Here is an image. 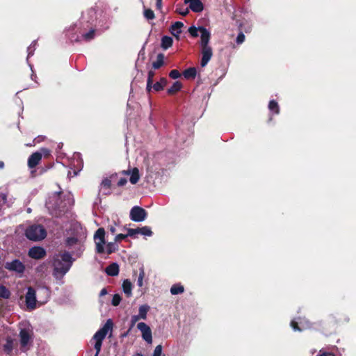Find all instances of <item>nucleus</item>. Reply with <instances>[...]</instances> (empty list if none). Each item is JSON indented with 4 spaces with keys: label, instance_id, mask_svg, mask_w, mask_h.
<instances>
[{
    "label": "nucleus",
    "instance_id": "nucleus-62",
    "mask_svg": "<svg viewBox=\"0 0 356 356\" xmlns=\"http://www.w3.org/2000/svg\"><path fill=\"white\" fill-rule=\"evenodd\" d=\"M28 212H31V209H28Z\"/></svg>",
    "mask_w": 356,
    "mask_h": 356
},
{
    "label": "nucleus",
    "instance_id": "nucleus-14",
    "mask_svg": "<svg viewBox=\"0 0 356 356\" xmlns=\"http://www.w3.org/2000/svg\"><path fill=\"white\" fill-rule=\"evenodd\" d=\"M199 30L201 33V40H200V45L201 47H209V42L211 38V33L210 32L205 29L204 27L200 26Z\"/></svg>",
    "mask_w": 356,
    "mask_h": 356
},
{
    "label": "nucleus",
    "instance_id": "nucleus-23",
    "mask_svg": "<svg viewBox=\"0 0 356 356\" xmlns=\"http://www.w3.org/2000/svg\"><path fill=\"white\" fill-rule=\"evenodd\" d=\"M182 88V83L180 81H175L172 86L168 89V94L174 95L179 91Z\"/></svg>",
    "mask_w": 356,
    "mask_h": 356
},
{
    "label": "nucleus",
    "instance_id": "nucleus-13",
    "mask_svg": "<svg viewBox=\"0 0 356 356\" xmlns=\"http://www.w3.org/2000/svg\"><path fill=\"white\" fill-rule=\"evenodd\" d=\"M45 254L46 252L44 249L41 247H33L29 251V256L35 259H42Z\"/></svg>",
    "mask_w": 356,
    "mask_h": 356
},
{
    "label": "nucleus",
    "instance_id": "nucleus-21",
    "mask_svg": "<svg viewBox=\"0 0 356 356\" xmlns=\"http://www.w3.org/2000/svg\"><path fill=\"white\" fill-rule=\"evenodd\" d=\"M150 309V307L147 305H143L139 307L138 314L136 315L140 319L145 320L147 314Z\"/></svg>",
    "mask_w": 356,
    "mask_h": 356
},
{
    "label": "nucleus",
    "instance_id": "nucleus-54",
    "mask_svg": "<svg viewBox=\"0 0 356 356\" xmlns=\"http://www.w3.org/2000/svg\"><path fill=\"white\" fill-rule=\"evenodd\" d=\"M152 88H153L152 86V82H148L147 83V90L148 92H149L152 89Z\"/></svg>",
    "mask_w": 356,
    "mask_h": 356
},
{
    "label": "nucleus",
    "instance_id": "nucleus-56",
    "mask_svg": "<svg viewBox=\"0 0 356 356\" xmlns=\"http://www.w3.org/2000/svg\"><path fill=\"white\" fill-rule=\"evenodd\" d=\"M106 293H107V291H106V289H103L101 291V292H100V295H101V296H104V295L106 294Z\"/></svg>",
    "mask_w": 356,
    "mask_h": 356
},
{
    "label": "nucleus",
    "instance_id": "nucleus-35",
    "mask_svg": "<svg viewBox=\"0 0 356 356\" xmlns=\"http://www.w3.org/2000/svg\"><path fill=\"white\" fill-rule=\"evenodd\" d=\"M144 16L147 19H153L155 17L154 13L151 9L145 10Z\"/></svg>",
    "mask_w": 356,
    "mask_h": 356
},
{
    "label": "nucleus",
    "instance_id": "nucleus-52",
    "mask_svg": "<svg viewBox=\"0 0 356 356\" xmlns=\"http://www.w3.org/2000/svg\"><path fill=\"white\" fill-rule=\"evenodd\" d=\"M318 356H334V355L332 353L324 352L322 350H321Z\"/></svg>",
    "mask_w": 356,
    "mask_h": 356
},
{
    "label": "nucleus",
    "instance_id": "nucleus-37",
    "mask_svg": "<svg viewBox=\"0 0 356 356\" xmlns=\"http://www.w3.org/2000/svg\"><path fill=\"white\" fill-rule=\"evenodd\" d=\"M169 76L170 78L173 79H177L181 76V74L178 70H172V71H170Z\"/></svg>",
    "mask_w": 356,
    "mask_h": 356
},
{
    "label": "nucleus",
    "instance_id": "nucleus-28",
    "mask_svg": "<svg viewBox=\"0 0 356 356\" xmlns=\"http://www.w3.org/2000/svg\"><path fill=\"white\" fill-rule=\"evenodd\" d=\"M40 294H42L44 296V299L42 300H38V302H40L41 304H44L47 301V300L49 297V295H50V292L47 288L44 287L39 290L38 295L40 296Z\"/></svg>",
    "mask_w": 356,
    "mask_h": 356
},
{
    "label": "nucleus",
    "instance_id": "nucleus-46",
    "mask_svg": "<svg viewBox=\"0 0 356 356\" xmlns=\"http://www.w3.org/2000/svg\"><path fill=\"white\" fill-rule=\"evenodd\" d=\"M153 88L156 91H159L163 88V86L160 82H156L153 85Z\"/></svg>",
    "mask_w": 356,
    "mask_h": 356
},
{
    "label": "nucleus",
    "instance_id": "nucleus-38",
    "mask_svg": "<svg viewBox=\"0 0 356 356\" xmlns=\"http://www.w3.org/2000/svg\"><path fill=\"white\" fill-rule=\"evenodd\" d=\"M127 236H129V235H128V232L126 234H116V236L114 238V241L115 242L121 241L125 239Z\"/></svg>",
    "mask_w": 356,
    "mask_h": 356
},
{
    "label": "nucleus",
    "instance_id": "nucleus-15",
    "mask_svg": "<svg viewBox=\"0 0 356 356\" xmlns=\"http://www.w3.org/2000/svg\"><path fill=\"white\" fill-rule=\"evenodd\" d=\"M42 159V153L36 152L33 153L28 159V166L33 168L39 164Z\"/></svg>",
    "mask_w": 356,
    "mask_h": 356
},
{
    "label": "nucleus",
    "instance_id": "nucleus-44",
    "mask_svg": "<svg viewBox=\"0 0 356 356\" xmlns=\"http://www.w3.org/2000/svg\"><path fill=\"white\" fill-rule=\"evenodd\" d=\"M268 108L271 111L277 110L278 104L275 101H270L268 104Z\"/></svg>",
    "mask_w": 356,
    "mask_h": 356
},
{
    "label": "nucleus",
    "instance_id": "nucleus-49",
    "mask_svg": "<svg viewBox=\"0 0 356 356\" xmlns=\"http://www.w3.org/2000/svg\"><path fill=\"white\" fill-rule=\"evenodd\" d=\"M39 152L42 153V156L44 155V156H48L50 154V151L47 148L40 149Z\"/></svg>",
    "mask_w": 356,
    "mask_h": 356
},
{
    "label": "nucleus",
    "instance_id": "nucleus-4",
    "mask_svg": "<svg viewBox=\"0 0 356 356\" xmlns=\"http://www.w3.org/2000/svg\"><path fill=\"white\" fill-rule=\"evenodd\" d=\"M25 235L31 241H38L46 237L47 232L40 225H31L26 229Z\"/></svg>",
    "mask_w": 356,
    "mask_h": 356
},
{
    "label": "nucleus",
    "instance_id": "nucleus-59",
    "mask_svg": "<svg viewBox=\"0 0 356 356\" xmlns=\"http://www.w3.org/2000/svg\"><path fill=\"white\" fill-rule=\"evenodd\" d=\"M95 350H96V353H95V356H98L100 352L97 353V349H95Z\"/></svg>",
    "mask_w": 356,
    "mask_h": 356
},
{
    "label": "nucleus",
    "instance_id": "nucleus-29",
    "mask_svg": "<svg viewBox=\"0 0 356 356\" xmlns=\"http://www.w3.org/2000/svg\"><path fill=\"white\" fill-rule=\"evenodd\" d=\"M183 74L186 79H194L196 76V70L194 67H190L186 70Z\"/></svg>",
    "mask_w": 356,
    "mask_h": 356
},
{
    "label": "nucleus",
    "instance_id": "nucleus-16",
    "mask_svg": "<svg viewBox=\"0 0 356 356\" xmlns=\"http://www.w3.org/2000/svg\"><path fill=\"white\" fill-rule=\"evenodd\" d=\"M115 175H111L110 179L105 178L102 180L100 186V191H102L104 194H108L110 193L109 190L111 186L112 179L115 178Z\"/></svg>",
    "mask_w": 356,
    "mask_h": 356
},
{
    "label": "nucleus",
    "instance_id": "nucleus-57",
    "mask_svg": "<svg viewBox=\"0 0 356 356\" xmlns=\"http://www.w3.org/2000/svg\"><path fill=\"white\" fill-rule=\"evenodd\" d=\"M35 143H33V141L32 143H29L26 144V145L27 147H32V146H34Z\"/></svg>",
    "mask_w": 356,
    "mask_h": 356
},
{
    "label": "nucleus",
    "instance_id": "nucleus-22",
    "mask_svg": "<svg viewBox=\"0 0 356 356\" xmlns=\"http://www.w3.org/2000/svg\"><path fill=\"white\" fill-rule=\"evenodd\" d=\"M132 284L129 280H125L122 283V289L127 297L132 295Z\"/></svg>",
    "mask_w": 356,
    "mask_h": 356
},
{
    "label": "nucleus",
    "instance_id": "nucleus-34",
    "mask_svg": "<svg viewBox=\"0 0 356 356\" xmlns=\"http://www.w3.org/2000/svg\"><path fill=\"white\" fill-rule=\"evenodd\" d=\"M145 273L144 270L143 266L140 268V273L137 280V284L139 287H141L143 286V280L145 277Z\"/></svg>",
    "mask_w": 356,
    "mask_h": 356
},
{
    "label": "nucleus",
    "instance_id": "nucleus-48",
    "mask_svg": "<svg viewBox=\"0 0 356 356\" xmlns=\"http://www.w3.org/2000/svg\"><path fill=\"white\" fill-rule=\"evenodd\" d=\"M44 139H45L44 136H38L34 138L33 143H40L42 141L44 140Z\"/></svg>",
    "mask_w": 356,
    "mask_h": 356
},
{
    "label": "nucleus",
    "instance_id": "nucleus-12",
    "mask_svg": "<svg viewBox=\"0 0 356 356\" xmlns=\"http://www.w3.org/2000/svg\"><path fill=\"white\" fill-rule=\"evenodd\" d=\"M201 53H202V59H201V66L205 67L209 61L211 60L213 52L211 47H201Z\"/></svg>",
    "mask_w": 356,
    "mask_h": 356
},
{
    "label": "nucleus",
    "instance_id": "nucleus-24",
    "mask_svg": "<svg viewBox=\"0 0 356 356\" xmlns=\"http://www.w3.org/2000/svg\"><path fill=\"white\" fill-rule=\"evenodd\" d=\"M66 245L69 248H72V247H74H74H77V248H80L81 246V241H79L75 237L67 238V240H66Z\"/></svg>",
    "mask_w": 356,
    "mask_h": 356
},
{
    "label": "nucleus",
    "instance_id": "nucleus-19",
    "mask_svg": "<svg viewBox=\"0 0 356 356\" xmlns=\"http://www.w3.org/2000/svg\"><path fill=\"white\" fill-rule=\"evenodd\" d=\"M183 26L184 24L182 22H176L174 24L172 25L170 28L171 33L178 38L179 34L181 33V28L183 27Z\"/></svg>",
    "mask_w": 356,
    "mask_h": 356
},
{
    "label": "nucleus",
    "instance_id": "nucleus-7",
    "mask_svg": "<svg viewBox=\"0 0 356 356\" xmlns=\"http://www.w3.org/2000/svg\"><path fill=\"white\" fill-rule=\"evenodd\" d=\"M26 305L27 308L30 310H33L36 308V293L33 288L29 287L27 289V292L25 296Z\"/></svg>",
    "mask_w": 356,
    "mask_h": 356
},
{
    "label": "nucleus",
    "instance_id": "nucleus-11",
    "mask_svg": "<svg viewBox=\"0 0 356 356\" xmlns=\"http://www.w3.org/2000/svg\"><path fill=\"white\" fill-rule=\"evenodd\" d=\"M299 320V322L295 320L291 322V326L294 331H302L311 327L310 323L307 319L300 318Z\"/></svg>",
    "mask_w": 356,
    "mask_h": 356
},
{
    "label": "nucleus",
    "instance_id": "nucleus-31",
    "mask_svg": "<svg viewBox=\"0 0 356 356\" xmlns=\"http://www.w3.org/2000/svg\"><path fill=\"white\" fill-rule=\"evenodd\" d=\"M10 296V291L6 286L0 285V298L8 299Z\"/></svg>",
    "mask_w": 356,
    "mask_h": 356
},
{
    "label": "nucleus",
    "instance_id": "nucleus-55",
    "mask_svg": "<svg viewBox=\"0 0 356 356\" xmlns=\"http://www.w3.org/2000/svg\"><path fill=\"white\" fill-rule=\"evenodd\" d=\"M159 82L161 83V84L164 86L166 84L167 81L165 78H162Z\"/></svg>",
    "mask_w": 356,
    "mask_h": 356
},
{
    "label": "nucleus",
    "instance_id": "nucleus-40",
    "mask_svg": "<svg viewBox=\"0 0 356 356\" xmlns=\"http://www.w3.org/2000/svg\"><path fill=\"white\" fill-rule=\"evenodd\" d=\"M140 320L139 317H138L136 315H134L131 316V321H130V328H129V330L131 329H132L134 325H136V323Z\"/></svg>",
    "mask_w": 356,
    "mask_h": 356
},
{
    "label": "nucleus",
    "instance_id": "nucleus-9",
    "mask_svg": "<svg viewBox=\"0 0 356 356\" xmlns=\"http://www.w3.org/2000/svg\"><path fill=\"white\" fill-rule=\"evenodd\" d=\"M128 231V235L131 237H135L137 234H140L146 236H151L152 235V232L150 227L147 226H144L143 227H138L136 229L129 228L127 229Z\"/></svg>",
    "mask_w": 356,
    "mask_h": 356
},
{
    "label": "nucleus",
    "instance_id": "nucleus-53",
    "mask_svg": "<svg viewBox=\"0 0 356 356\" xmlns=\"http://www.w3.org/2000/svg\"><path fill=\"white\" fill-rule=\"evenodd\" d=\"M156 6L157 9L161 10L162 8V0H156Z\"/></svg>",
    "mask_w": 356,
    "mask_h": 356
},
{
    "label": "nucleus",
    "instance_id": "nucleus-41",
    "mask_svg": "<svg viewBox=\"0 0 356 356\" xmlns=\"http://www.w3.org/2000/svg\"><path fill=\"white\" fill-rule=\"evenodd\" d=\"M95 31L90 30L88 33H85L83 37L86 40H90L94 38Z\"/></svg>",
    "mask_w": 356,
    "mask_h": 356
},
{
    "label": "nucleus",
    "instance_id": "nucleus-30",
    "mask_svg": "<svg viewBox=\"0 0 356 356\" xmlns=\"http://www.w3.org/2000/svg\"><path fill=\"white\" fill-rule=\"evenodd\" d=\"M184 291V286L180 284H175L170 289V293L172 295H177L183 293Z\"/></svg>",
    "mask_w": 356,
    "mask_h": 356
},
{
    "label": "nucleus",
    "instance_id": "nucleus-1",
    "mask_svg": "<svg viewBox=\"0 0 356 356\" xmlns=\"http://www.w3.org/2000/svg\"><path fill=\"white\" fill-rule=\"evenodd\" d=\"M73 260L71 254L68 252H63L54 257L53 266L54 275L56 279H62L69 271L72 266Z\"/></svg>",
    "mask_w": 356,
    "mask_h": 356
},
{
    "label": "nucleus",
    "instance_id": "nucleus-2",
    "mask_svg": "<svg viewBox=\"0 0 356 356\" xmlns=\"http://www.w3.org/2000/svg\"><path fill=\"white\" fill-rule=\"evenodd\" d=\"M94 240L96 245V250L98 253L106 252L111 254L118 250L116 242H110L106 244L105 242V230L104 228H99L95 235Z\"/></svg>",
    "mask_w": 356,
    "mask_h": 356
},
{
    "label": "nucleus",
    "instance_id": "nucleus-60",
    "mask_svg": "<svg viewBox=\"0 0 356 356\" xmlns=\"http://www.w3.org/2000/svg\"><path fill=\"white\" fill-rule=\"evenodd\" d=\"M189 1H190V0H184V3L188 4Z\"/></svg>",
    "mask_w": 356,
    "mask_h": 356
},
{
    "label": "nucleus",
    "instance_id": "nucleus-45",
    "mask_svg": "<svg viewBox=\"0 0 356 356\" xmlns=\"http://www.w3.org/2000/svg\"><path fill=\"white\" fill-rule=\"evenodd\" d=\"M244 40H245V35L242 32H241L236 38V42L238 44H242L244 42Z\"/></svg>",
    "mask_w": 356,
    "mask_h": 356
},
{
    "label": "nucleus",
    "instance_id": "nucleus-8",
    "mask_svg": "<svg viewBox=\"0 0 356 356\" xmlns=\"http://www.w3.org/2000/svg\"><path fill=\"white\" fill-rule=\"evenodd\" d=\"M138 329L141 332L143 339L147 343H152V334L150 327L145 323L140 322L137 325Z\"/></svg>",
    "mask_w": 356,
    "mask_h": 356
},
{
    "label": "nucleus",
    "instance_id": "nucleus-42",
    "mask_svg": "<svg viewBox=\"0 0 356 356\" xmlns=\"http://www.w3.org/2000/svg\"><path fill=\"white\" fill-rule=\"evenodd\" d=\"M161 353H162V346L158 345L157 346H156L152 356H161Z\"/></svg>",
    "mask_w": 356,
    "mask_h": 356
},
{
    "label": "nucleus",
    "instance_id": "nucleus-51",
    "mask_svg": "<svg viewBox=\"0 0 356 356\" xmlns=\"http://www.w3.org/2000/svg\"><path fill=\"white\" fill-rule=\"evenodd\" d=\"M154 72L153 71H149L148 72V78H147V81L148 82H152L153 81V78H154Z\"/></svg>",
    "mask_w": 356,
    "mask_h": 356
},
{
    "label": "nucleus",
    "instance_id": "nucleus-27",
    "mask_svg": "<svg viewBox=\"0 0 356 356\" xmlns=\"http://www.w3.org/2000/svg\"><path fill=\"white\" fill-rule=\"evenodd\" d=\"M172 44V39L170 37L168 36H164L162 38L161 40V47L164 49H167L168 48L170 47Z\"/></svg>",
    "mask_w": 356,
    "mask_h": 356
},
{
    "label": "nucleus",
    "instance_id": "nucleus-39",
    "mask_svg": "<svg viewBox=\"0 0 356 356\" xmlns=\"http://www.w3.org/2000/svg\"><path fill=\"white\" fill-rule=\"evenodd\" d=\"M198 31H200L199 27L196 28L195 26H191L188 29V32L193 37H197L198 35Z\"/></svg>",
    "mask_w": 356,
    "mask_h": 356
},
{
    "label": "nucleus",
    "instance_id": "nucleus-50",
    "mask_svg": "<svg viewBox=\"0 0 356 356\" xmlns=\"http://www.w3.org/2000/svg\"><path fill=\"white\" fill-rule=\"evenodd\" d=\"M127 182V180L126 178H120V180L118 182V186H124Z\"/></svg>",
    "mask_w": 356,
    "mask_h": 356
},
{
    "label": "nucleus",
    "instance_id": "nucleus-26",
    "mask_svg": "<svg viewBox=\"0 0 356 356\" xmlns=\"http://www.w3.org/2000/svg\"><path fill=\"white\" fill-rule=\"evenodd\" d=\"M0 202H2L3 204L8 207L11 206L13 204V198L8 200V194L5 193H0Z\"/></svg>",
    "mask_w": 356,
    "mask_h": 356
},
{
    "label": "nucleus",
    "instance_id": "nucleus-33",
    "mask_svg": "<svg viewBox=\"0 0 356 356\" xmlns=\"http://www.w3.org/2000/svg\"><path fill=\"white\" fill-rule=\"evenodd\" d=\"M163 64V55L160 54L157 56L156 60L153 63L152 66L154 69H159Z\"/></svg>",
    "mask_w": 356,
    "mask_h": 356
},
{
    "label": "nucleus",
    "instance_id": "nucleus-10",
    "mask_svg": "<svg viewBox=\"0 0 356 356\" xmlns=\"http://www.w3.org/2000/svg\"><path fill=\"white\" fill-rule=\"evenodd\" d=\"M5 268L9 270L15 271L18 273H23L25 270V266L18 259H15L10 262H6Z\"/></svg>",
    "mask_w": 356,
    "mask_h": 356
},
{
    "label": "nucleus",
    "instance_id": "nucleus-5",
    "mask_svg": "<svg viewBox=\"0 0 356 356\" xmlns=\"http://www.w3.org/2000/svg\"><path fill=\"white\" fill-rule=\"evenodd\" d=\"M112 327L113 322L111 319H108L104 325L94 334L92 338L95 341L94 348L97 349V353L101 351L102 341L108 331L112 330Z\"/></svg>",
    "mask_w": 356,
    "mask_h": 356
},
{
    "label": "nucleus",
    "instance_id": "nucleus-36",
    "mask_svg": "<svg viewBox=\"0 0 356 356\" xmlns=\"http://www.w3.org/2000/svg\"><path fill=\"white\" fill-rule=\"evenodd\" d=\"M121 300V297L119 294H115L112 299V305L114 306H118L120 304Z\"/></svg>",
    "mask_w": 356,
    "mask_h": 356
},
{
    "label": "nucleus",
    "instance_id": "nucleus-43",
    "mask_svg": "<svg viewBox=\"0 0 356 356\" xmlns=\"http://www.w3.org/2000/svg\"><path fill=\"white\" fill-rule=\"evenodd\" d=\"M177 12L183 16H186L188 14L189 10L187 8H177Z\"/></svg>",
    "mask_w": 356,
    "mask_h": 356
},
{
    "label": "nucleus",
    "instance_id": "nucleus-20",
    "mask_svg": "<svg viewBox=\"0 0 356 356\" xmlns=\"http://www.w3.org/2000/svg\"><path fill=\"white\" fill-rule=\"evenodd\" d=\"M106 273L110 276H116L119 273V266L116 263H113L106 268Z\"/></svg>",
    "mask_w": 356,
    "mask_h": 356
},
{
    "label": "nucleus",
    "instance_id": "nucleus-3",
    "mask_svg": "<svg viewBox=\"0 0 356 356\" xmlns=\"http://www.w3.org/2000/svg\"><path fill=\"white\" fill-rule=\"evenodd\" d=\"M20 345L22 348H26L33 339L32 326L27 322H22L19 325Z\"/></svg>",
    "mask_w": 356,
    "mask_h": 356
},
{
    "label": "nucleus",
    "instance_id": "nucleus-32",
    "mask_svg": "<svg viewBox=\"0 0 356 356\" xmlns=\"http://www.w3.org/2000/svg\"><path fill=\"white\" fill-rule=\"evenodd\" d=\"M4 350L8 353H10L13 348V341L11 338H7L6 343L3 346Z\"/></svg>",
    "mask_w": 356,
    "mask_h": 356
},
{
    "label": "nucleus",
    "instance_id": "nucleus-18",
    "mask_svg": "<svg viewBox=\"0 0 356 356\" xmlns=\"http://www.w3.org/2000/svg\"><path fill=\"white\" fill-rule=\"evenodd\" d=\"M122 173L125 175H131L129 181L132 184H136L139 180V171L136 168H134L131 172L129 170H124L122 171Z\"/></svg>",
    "mask_w": 356,
    "mask_h": 356
},
{
    "label": "nucleus",
    "instance_id": "nucleus-58",
    "mask_svg": "<svg viewBox=\"0 0 356 356\" xmlns=\"http://www.w3.org/2000/svg\"><path fill=\"white\" fill-rule=\"evenodd\" d=\"M4 167V163L3 161H0V169H2Z\"/></svg>",
    "mask_w": 356,
    "mask_h": 356
},
{
    "label": "nucleus",
    "instance_id": "nucleus-6",
    "mask_svg": "<svg viewBox=\"0 0 356 356\" xmlns=\"http://www.w3.org/2000/svg\"><path fill=\"white\" fill-rule=\"evenodd\" d=\"M130 218L134 222H143L147 218V212L142 207L135 206L130 211Z\"/></svg>",
    "mask_w": 356,
    "mask_h": 356
},
{
    "label": "nucleus",
    "instance_id": "nucleus-61",
    "mask_svg": "<svg viewBox=\"0 0 356 356\" xmlns=\"http://www.w3.org/2000/svg\"><path fill=\"white\" fill-rule=\"evenodd\" d=\"M134 356H143V355L140 353H137V354L134 355Z\"/></svg>",
    "mask_w": 356,
    "mask_h": 356
},
{
    "label": "nucleus",
    "instance_id": "nucleus-63",
    "mask_svg": "<svg viewBox=\"0 0 356 356\" xmlns=\"http://www.w3.org/2000/svg\"><path fill=\"white\" fill-rule=\"evenodd\" d=\"M163 356H165V355H163Z\"/></svg>",
    "mask_w": 356,
    "mask_h": 356
},
{
    "label": "nucleus",
    "instance_id": "nucleus-17",
    "mask_svg": "<svg viewBox=\"0 0 356 356\" xmlns=\"http://www.w3.org/2000/svg\"><path fill=\"white\" fill-rule=\"evenodd\" d=\"M188 3L190 9L195 13L202 12L204 9L203 3L200 0H190Z\"/></svg>",
    "mask_w": 356,
    "mask_h": 356
},
{
    "label": "nucleus",
    "instance_id": "nucleus-47",
    "mask_svg": "<svg viewBox=\"0 0 356 356\" xmlns=\"http://www.w3.org/2000/svg\"><path fill=\"white\" fill-rule=\"evenodd\" d=\"M35 43H33L28 47V58L33 54Z\"/></svg>",
    "mask_w": 356,
    "mask_h": 356
},
{
    "label": "nucleus",
    "instance_id": "nucleus-25",
    "mask_svg": "<svg viewBox=\"0 0 356 356\" xmlns=\"http://www.w3.org/2000/svg\"><path fill=\"white\" fill-rule=\"evenodd\" d=\"M125 229L124 227H122L121 226H120L118 224H117L116 222H114L113 224L112 225H110L108 227V232L112 234V235H114L115 234V233L118 231H122Z\"/></svg>",
    "mask_w": 356,
    "mask_h": 356
}]
</instances>
